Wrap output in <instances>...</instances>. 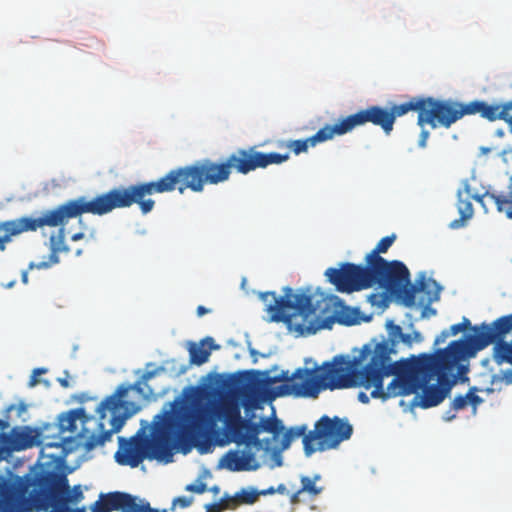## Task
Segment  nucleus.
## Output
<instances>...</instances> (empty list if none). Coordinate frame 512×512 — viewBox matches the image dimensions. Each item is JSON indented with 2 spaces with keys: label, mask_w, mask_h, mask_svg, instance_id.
<instances>
[{
  "label": "nucleus",
  "mask_w": 512,
  "mask_h": 512,
  "mask_svg": "<svg viewBox=\"0 0 512 512\" xmlns=\"http://www.w3.org/2000/svg\"><path fill=\"white\" fill-rule=\"evenodd\" d=\"M383 349V346L378 347L373 357L369 358V348L363 346L354 357L339 354L317 366L324 391L363 387L366 390L372 389L370 397L374 399L386 401L395 398L388 396V386L384 388L383 384L387 377L383 365L386 355Z\"/></svg>",
  "instance_id": "obj_3"
},
{
  "label": "nucleus",
  "mask_w": 512,
  "mask_h": 512,
  "mask_svg": "<svg viewBox=\"0 0 512 512\" xmlns=\"http://www.w3.org/2000/svg\"><path fill=\"white\" fill-rule=\"evenodd\" d=\"M506 215L509 219H512V210H507Z\"/></svg>",
  "instance_id": "obj_62"
},
{
  "label": "nucleus",
  "mask_w": 512,
  "mask_h": 512,
  "mask_svg": "<svg viewBox=\"0 0 512 512\" xmlns=\"http://www.w3.org/2000/svg\"><path fill=\"white\" fill-rule=\"evenodd\" d=\"M485 333H491L493 340V359L498 364L512 365V341H505V337L512 331V314L501 316L492 323H482Z\"/></svg>",
  "instance_id": "obj_15"
},
{
  "label": "nucleus",
  "mask_w": 512,
  "mask_h": 512,
  "mask_svg": "<svg viewBox=\"0 0 512 512\" xmlns=\"http://www.w3.org/2000/svg\"><path fill=\"white\" fill-rule=\"evenodd\" d=\"M400 106L402 116L409 112L418 113L417 124L420 127L429 125L432 129L438 127L448 129L464 116L475 114L489 121L504 120L512 126V101L499 105L488 104L482 100L461 103L451 99L413 96L406 102L400 103Z\"/></svg>",
  "instance_id": "obj_5"
},
{
  "label": "nucleus",
  "mask_w": 512,
  "mask_h": 512,
  "mask_svg": "<svg viewBox=\"0 0 512 512\" xmlns=\"http://www.w3.org/2000/svg\"><path fill=\"white\" fill-rule=\"evenodd\" d=\"M258 499V490L253 487L242 488L233 496H228V501L230 502L232 509H235L240 505H253L258 501Z\"/></svg>",
  "instance_id": "obj_29"
},
{
  "label": "nucleus",
  "mask_w": 512,
  "mask_h": 512,
  "mask_svg": "<svg viewBox=\"0 0 512 512\" xmlns=\"http://www.w3.org/2000/svg\"><path fill=\"white\" fill-rule=\"evenodd\" d=\"M192 503H193V498L192 497L179 496V497H176V498L173 499V501H172V509H174L177 506L180 507V508H187Z\"/></svg>",
  "instance_id": "obj_39"
},
{
  "label": "nucleus",
  "mask_w": 512,
  "mask_h": 512,
  "mask_svg": "<svg viewBox=\"0 0 512 512\" xmlns=\"http://www.w3.org/2000/svg\"><path fill=\"white\" fill-rule=\"evenodd\" d=\"M230 178V155L222 161L209 158L197 160L189 165L169 170L157 180L138 182L128 186L116 187L87 199L78 197L69 200L55 209L47 210L38 218L21 217L0 222V251L12 237L23 232L36 231L44 226L56 227L66 220L89 213L102 216L114 209L129 208L137 204L143 215L149 214L155 207L153 194L170 193L177 190L183 194L186 190L194 193L204 191L205 185H217Z\"/></svg>",
  "instance_id": "obj_1"
},
{
  "label": "nucleus",
  "mask_w": 512,
  "mask_h": 512,
  "mask_svg": "<svg viewBox=\"0 0 512 512\" xmlns=\"http://www.w3.org/2000/svg\"><path fill=\"white\" fill-rule=\"evenodd\" d=\"M185 490L196 494H203L207 491V485L206 483L200 481L199 483L188 484L185 487Z\"/></svg>",
  "instance_id": "obj_42"
},
{
  "label": "nucleus",
  "mask_w": 512,
  "mask_h": 512,
  "mask_svg": "<svg viewBox=\"0 0 512 512\" xmlns=\"http://www.w3.org/2000/svg\"><path fill=\"white\" fill-rule=\"evenodd\" d=\"M58 382L64 388H68L69 387V381H68L67 378H58Z\"/></svg>",
  "instance_id": "obj_57"
},
{
  "label": "nucleus",
  "mask_w": 512,
  "mask_h": 512,
  "mask_svg": "<svg viewBox=\"0 0 512 512\" xmlns=\"http://www.w3.org/2000/svg\"><path fill=\"white\" fill-rule=\"evenodd\" d=\"M272 321L292 322L293 318L301 317V322H294L300 333H315L317 327L313 323L316 309L312 304V296L301 293L293 294L290 287L284 288V295L278 297L275 292L260 294Z\"/></svg>",
  "instance_id": "obj_9"
},
{
  "label": "nucleus",
  "mask_w": 512,
  "mask_h": 512,
  "mask_svg": "<svg viewBox=\"0 0 512 512\" xmlns=\"http://www.w3.org/2000/svg\"><path fill=\"white\" fill-rule=\"evenodd\" d=\"M490 198L496 204L497 210L499 212H503L505 210V205H507V204L511 205V197L509 195L506 197V196H502V195L491 194Z\"/></svg>",
  "instance_id": "obj_38"
},
{
  "label": "nucleus",
  "mask_w": 512,
  "mask_h": 512,
  "mask_svg": "<svg viewBox=\"0 0 512 512\" xmlns=\"http://www.w3.org/2000/svg\"><path fill=\"white\" fill-rule=\"evenodd\" d=\"M130 512H168L166 509L152 508L150 503L144 499L134 496Z\"/></svg>",
  "instance_id": "obj_33"
},
{
  "label": "nucleus",
  "mask_w": 512,
  "mask_h": 512,
  "mask_svg": "<svg viewBox=\"0 0 512 512\" xmlns=\"http://www.w3.org/2000/svg\"><path fill=\"white\" fill-rule=\"evenodd\" d=\"M134 496L120 491L101 493L91 506V512H130Z\"/></svg>",
  "instance_id": "obj_18"
},
{
  "label": "nucleus",
  "mask_w": 512,
  "mask_h": 512,
  "mask_svg": "<svg viewBox=\"0 0 512 512\" xmlns=\"http://www.w3.org/2000/svg\"><path fill=\"white\" fill-rule=\"evenodd\" d=\"M420 341L421 340V334L419 332H414L413 335L402 333L401 338L399 339V343L402 342L406 346H411L413 344V341Z\"/></svg>",
  "instance_id": "obj_41"
},
{
  "label": "nucleus",
  "mask_w": 512,
  "mask_h": 512,
  "mask_svg": "<svg viewBox=\"0 0 512 512\" xmlns=\"http://www.w3.org/2000/svg\"><path fill=\"white\" fill-rule=\"evenodd\" d=\"M57 512H87L85 506L72 508L70 505H65V503H61L60 505H56Z\"/></svg>",
  "instance_id": "obj_44"
},
{
  "label": "nucleus",
  "mask_w": 512,
  "mask_h": 512,
  "mask_svg": "<svg viewBox=\"0 0 512 512\" xmlns=\"http://www.w3.org/2000/svg\"><path fill=\"white\" fill-rule=\"evenodd\" d=\"M47 372V369L46 368H36L33 370V374L31 375L30 379H29V386L30 387H34L36 386L40 380L38 379V376L41 375V374H44Z\"/></svg>",
  "instance_id": "obj_45"
},
{
  "label": "nucleus",
  "mask_w": 512,
  "mask_h": 512,
  "mask_svg": "<svg viewBox=\"0 0 512 512\" xmlns=\"http://www.w3.org/2000/svg\"><path fill=\"white\" fill-rule=\"evenodd\" d=\"M352 433L353 427L347 419L324 415L315 423L314 430L309 431L303 439L305 455L311 456L316 450L334 449L348 440Z\"/></svg>",
  "instance_id": "obj_12"
},
{
  "label": "nucleus",
  "mask_w": 512,
  "mask_h": 512,
  "mask_svg": "<svg viewBox=\"0 0 512 512\" xmlns=\"http://www.w3.org/2000/svg\"><path fill=\"white\" fill-rule=\"evenodd\" d=\"M275 490H276V492H278L280 494H286L288 492L287 488L284 484L278 485V487Z\"/></svg>",
  "instance_id": "obj_56"
},
{
  "label": "nucleus",
  "mask_w": 512,
  "mask_h": 512,
  "mask_svg": "<svg viewBox=\"0 0 512 512\" xmlns=\"http://www.w3.org/2000/svg\"><path fill=\"white\" fill-rule=\"evenodd\" d=\"M325 276L339 292L351 293L370 288L369 264L342 263L339 268L326 269Z\"/></svg>",
  "instance_id": "obj_13"
},
{
  "label": "nucleus",
  "mask_w": 512,
  "mask_h": 512,
  "mask_svg": "<svg viewBox=\"0 0 512 512\" xmlns=\"http://www.w3.org/2000/svg\"><path fill=\"white\" fill-rule=\"evenodd\" d=\"M257 373L260 374V372ZM261 374L264 375L262 381L267 385L282 382L276 388L278 396L315 399L324 391L317 366L313 369L297 368L291 375L288 371H282L277 376H270L269 371L261 372Z\"/></svg>",
  "instance_id": "obj_11"
},
{
  "label": "nucleus",
  "mask_w": 512,
  "mask_h": 512,
  "mask_svg": "<svg viewBox=\"0 0 512 512\" xmlns=\"http://www.w3.org/2000/svg\"><path fill=\"white\" fill-rule=\"evenodd\" d=\"M472 327L473 326L471 325L470 320L466 317H463L462 322L452 325L448 332L450 333V336L457 335L458 333L465 331L467 329L472 330Z\"/></svg>",
  "instance_id": "obj_37"
},
{
  "label": "nucleus",
  "mask_w": 512,
  "mask_h": 512,
  "mask_svg": "<svg viewBox=\"0 0 512 512\" xmlns=\"http://www.w3.org/2000/svg\"><path fill=\"white\" fill-rule=\"evenodd\" d=\"M83 238H84V233H81V232L75 233V234H73L71 236V240L72 241H78V240L83 239Z\"/></svg>",
  "instance_id": "obj_58"
},
{
  "label": "nucleus",
  "mask_w": 512,
  "mask_h": 512,
  "mask_svg": "<svg viewBox=\"0 0 512 512\" xmlns=\"http://www.w3.org/2000/svg\"><path fill=\"white\" fill-rule=\"evenodd\" d=\"M429 131L427 130H422L420 135H419V141H418V145L421 147V148H424L426 147V143H427V140L429 138Z\"/></svg>",
  "instance_id": "obj_49"
},
{
  "label": "nucleus",
  "mask_w": 512,
  "mask_h": 512,
  "mask_svg": "<svg viewBox=\"0 0 512 512\" xmlns=\"http://www.w3.org/2000/svg\"><path fill=\"white\" fill-rule=\"evenodd\" d=\"M276 492L275 488L274 487H269L267 489H263V490H258V493H259V496H266V495H272Z\"/></svg>",
  "instance_id": "obj_51"
},
{
  "label": "nucleus",
  "mask_w": 512,
  "mask_h": 512,
  "mask_svg": "<svg viewBox=\"0 0 512 512\" xmlns=\"http://www.w3.org/2000/svg\"><path fill=\"white\" fill-rule=\"evenodd\" d=\"M209 311H210L209 309L205 308V307H204V306H202V305L198 306V307H197V310H196L197 315H198L199 317H202L203 315L207 314Z\"/></svg>",
  "instance_id": "obj_54"
},
{
  "label": "nucleus",
  "mask_w": 512,
  "mask_h": 512,
  "mask_svg": "<svg viewBox=\"0 0 512 512\" xmlns=\"http://www.w3.org/2000/svg\"><path fill=\"white\" fill-rule=\"evenodd\" d=\"M398 117H402L400 103H393L389 108L378 105L368 106L366 109H361L354 114L340 119L333 125H325L311 137L290 140L286 143V147L292 150L296 155H299L300 153L306 152L309 147H314L318 143L331 140L335 136L349 133L353 129L367 123L381 127L386 135H390Z\"/></svg>",
  "instance_id": "obj_8"
},
{
  "label": "nucleus",
  "mask_w": 512,
  "mask_h": 512,
  "mask_svg": "<svg viewBox=\"0 0 512 512\" xmlns=\"http://www.w3.org/2000/svg\"><path fill=\"white\" fill-rule=\"evenodd\" d=\"M450 336L448 330H443L435 339L434 345L438 346L446 341V339Z\"/></svg>",
  "instance_id": "obj_48"
},
{
  "label": "nucleus",
  "mask_w": 512,
  "mask_h": 512,
  "mask_svg": "<svg viewBox=\"0 0 512 512\" xmlns=\"http://www.w3.org/2000/svg\"><path fill=\"white\" fill-rule=\"evenodd\" d=\"M46 512H57L56 505L51 504L49 509L45 510Z\"/></svg>",
  "instance_id": "obj_61"
},
{
  "label": "nucleus",
  "mask_w": 512,
  "mask_h": 512,
  "mask_svg": "<svg viewBox=\"0 0 512 512\" xmlns=\"http://www.w3.org/2000/svg\"><path fill=\"white\" fill-rule=\"evenodd\" d=\"M293 441L292 436L287 433V431L283 434L280 444V450H286L290 447L291 442Z\"/></svg>",
  "instance_id": "obj_47"
},
{
  "label": "nucleus",
  "mask_w": 512,
  "mask_h": 512,
  "mask_svg": "<svg viewBox=\"0 0 512 512\" xmlns=\"http://www.w3.org/2000/svg\"><path fill=\"white\" fill-rule=\"evenodd\" d=\"M154 376L155 371H146L133 385H120L99 404L96 410L99 415L98 433H92L84 443L87 451L110 441L112 435L121 430L127 418L137 412L138 408L133 402L124 400L130 390L137 391L144 398L155 394L148 385Z\"/></svg>",
  "instance_id": "obj_7"
},
{
  "label": "nucleus",
  "mask_w": 512,
  "mask_h": 512,
  "mask_svg": "<svg viewBox=\"0 0 512 512\" xmlns=\"http://www.w3.org/2000/svg\"><path fill=\"white\" fill-rule=\"evenodd\" d=\"M205 508L206 512H222L225 509H232L228 495H225L220 502L207 504Z\"/></svg>",
  "instance_id": "obj_35"
},
{
  "label": "nucleus",
  "mask_w": 512,
  "mask_h": 512,
  "mask_svg": "<svg viewBox=\"0 0 512 512\" xmlns=\"http://www.w3.org/2000/svg\"><path fill=\"white\" fill-rule=\"evenodd\" d=\"M72 437H65L62 435L50 436L44 435L42 438L43 449L48 448H60L61 453L58 455L59 458H64L69 452L73 450L70 444L73 442Z\"/></svg>",
  "instance_id": "obj_27"
},
{
  "label": "nucleus",
  "mask_w": 512,
  "mask_h": 512,
  "mask_svg": "<svg viewBox=\"0 0 512 512\" xmlns=\"http://www.w3.org/2000/svg\"><path fill=\"white\" fill-rule=\"evenodd\" d=\"M354 311H344L339 317V323L344 325H354L358 323L357 319L352 315Z\"/></svg>",
  "instance_id": "obj_40"
},
{
  "label": "nucleus",
  "mask_w": 512,
  "mask_h": 512,
  "mask_svg": "<svg viewBox=\"0 0 512 512\" xmlns=\"http://www.w3.org/2000/svg\"><path fill=\"white\" fill-rule=\"evenodd\" d=\"M206 404L212 411V421L209 428L213 425L215 419L217 418L224 422L227 431L232 434L243 420L241 416L240 405L235 401H223L217 408H213L208 403Z\"/></svg>",
  "instance_id": "obj_21"
},
{
  "label": "nucleus",
  "mask_w": 512,
  "mask_h": 512,
  "mask_svg": "<svg viewBox=\"0 0 512 512\" xmlns=\"http://www.w3.org/2000/svg\"><path fill=\"white\" fill-rule=\"evenodd\" d=\"M120 448L115 454L116 461L121 465L137 467L146 457L143 445L135 439L119 438Z\"/></svg>",
  "instance_id": "obj_22"
},
{
  "label": "nucleus",
  "mask_w": 512,
  "mask_h": 512,
  "mask_svg": "<svg viewBox=\"0 0 512 512\" xmlns=\"http://www.w3.org/2000/svg\"><path fill=\"white\" fill-rule=\"evenodd\" d=\"M396 240V235L392 234L389 236L383 237L375 246V248L366 255L365 262L369 265L375 264L378 262L386 261L382 256H380L381 253H386L388 249L392 246L394 241Z\"/></svg>",
  "instance_id": "obj_30"
},
{
  "label": "nucleus",
  "mask_w": 512,
  "mask_h": 512,
  "mask_svg": "<svg viewBox=\"0 0 512 512\" xmlns=\"http://www.w3.org/2000/svg\"><path fill=\"white\" fill-rule=\"evenodd\" d=\"M467 406H468V399H467V395L466 394L465 395L456 396L453 399V401L451 402L450 410L447 411L445 419L446 420H452L453 418H455V414H451L450 415L451 411L462 410V409H465Z\"/></svg>",
  "instance_id": "obj_34"
},
{
  "label": "nucleus",
  "mask_w": 512,
  "mask_h": 512,
  "mask_svg": "<svg viewBox=\"0 0 512 512\" xmlns=\"http://www.w3.org/2000/svg\"><path fill=\"white\" fill-rule=\"evenodd\" d=\"M35 430L28 426L14 427L10 433L0 432V450L5 452L22 451L37 445Z\"/></svg>",
  "instance_id": "obj_17"
},
{
  "label": "nucleus",
  "mask_w": 512,
  "mask_h": 512,
  "mask_svg": "<svg viewBox=\"0 0 512 512\" xmlns=\"http://www.w3.org/2000/svg\"><path fill=\"white\" fill-rule=\"evenodd\" d=\"M509 127H510V132L512 133V126H509ZM494 149L499 150L500 156H506V155L512 153V144L497 145L494 147Z\"/></svg>",
  "instance_id": "obj_46"
},
{
  "label": "nucleus",
  "mask_w": 512,
  "mask_h": 512,
  "mask_svg": "<svg viewBox=\"0 0 512 512\" xmlns=\"http://www.w3.org/2000/svg\"><path fill=\"white\" fill-rule=\"evenodd\" d=\"M425 383L415 394L411 404L424 409L439 405L449 394L450 386Z\"/></svg>",
  "instance_id": "obj_20"
},
{
  "label": "nucleus",
  "mask_w": 512,
  "mask_h": 512,
  "mask_svg": "<svg viewBox=\"0 0 512 512\" xmlns=\"http://www.w3.org/2000/svg\"><path fill=\"white\" fill-rule=\"evenodd\" d=\"M321 479L320 475H315L313 478L308 476L301 477V491L303 493H308L309 495L315 497L319 495L323 491V487H319L316 485V482Z\"/></svg>",
  "instance_id": "obj_32"
},
{
  "label": "nucleus",
  "mask_w": 512,
  "mask_h": 512,
  "mask_svg": "<svg viewBox=\"0 0 512 512\" xmlns=\"http://www.w3.org/2000/svg\"><path fill=\"white\" fill-rule=\"evenodd\" d=\"M220 346L214 343L212 337L204 338L200 344L190 343L188 347L190 363L200 366L209 360L212 350L219 349Z\"/></svg>",
  "instance_id": "obj_24"
},
{
  "label": "nucleus",
  "mask_w": 512,
  "mask_h": 512,
  "mask_svg": "<svg viewBox=\"0 0 512 512\" xmlns=\"http://www.w3.org/2000/svg\"><path fill=\"white\" fill-rule=\"evenodd\" d=\"M303 492L301 491V489H299L298 491H296L295 493H293L291 496H290V502L291 504H297L299 503L300 501V495L302 494Z\"/></svg>",
  "instance_id": "obj_50"
},
{
  "label": "nucleus",
  "mask_w": 512,
  "mask_h": 512,
  "mask_svg": "<svg viewBox=\"0 0 512 512\" xmlns=\"http://www.w3.org/2000/svg\"><path fill=\"white\" fill-rule=\"evenodd\" d=\"M287 433H289V435L292 436L293 440L299 437L304 438L305 435L308 434L306 433V426L304 425L291 427L290 429L287 430Z\"/></svg>",
  "instance_id": "obj_43"
},
{
  "label": "nucleus",
  "mask_w": 512,
  "mask_h": 512,
  "mask_svg": "<svg viewBox=\"0 0 512 512\" xmlns=\"http://www.w3.org/2000/svg\"><path fill=\"white\" fill-rule=\"evenodd\" d=\"M9 427V423L6 420L0 419V430L1 432H5V430Z\"/></svg>",
  "instance_id": "obj_55"
},
{
  "label": "nucleus",
  "mask_w": 512,
  "mask_h": 512,
  "mask_svg": "<svg viewBox=\"0 0 512 512\" xmlns=\"http://www.w3.org/2000/svg\"><path fill=\"white\" fill-rule=\"evenodd\" d=\"M83 417H85V411L82 408L73 409L66 413H62L58 418L59 432H77V420Z\"/></svg>",
  "instance_id": "obj_26"
},
{
  "label": "nucleus",
  "mask_w": 512,
  "mask_h": 512,
  "mask_svg": "<svg viewBox=\"0 0 512 512\" xmlns=\"http://www.w3.org/2000/svg\"><path fill=\"white\" fill-rule=\"evenodd\" d=\"M358 400H359L361 403L367 404V403H369V401H370V397H369L366 393H364V392H360V393L358 394Z\"/></svg>",
  "instance_id": "obj_52"
},
{
  "label": "nucleus",
  "mask_w": 512,
  "mask_h": 512,
  "mask_svg": "<svg viewBox=\"0 0 512 512\" xmlns=\"http://www.w3.org/2000/svg\"><path fill=\"white\" fill-rule=\"evenodd\" d=\"M386 329L388 331V339L382 340L380 342L372 341L371 343L365 344L364 346H367L369 348V354L368 357L372 358L375 354L374 352L376 349L380 346L384 347V352L386 355L385 359H383L384 362V370L387 372L388 376H394L392 381L388 384V396H408L411 395V392L408 391V387L405 384L406 379V373H405V367L402 366L403 363H408L412 361H418V357H411L407 359H401L399 361L392 362L391 361V354H395L397 352L396 346L399 343V339L402 336V328L400 325L395 324L393 320H388L386 322Z\"/></svg>",
  "instance_id": "obj_10"
},
{
  "label": "nucleus",
  "mask_w": 512,
  "mask_h": 512,
  "mask_svg": "<svg viewBox=\"0 0 512 512\" xmlns=\"http://www.w3.org/2000/svg\"><path fill=\"white\" fill-rule=\"evenodd\" d=\"M441 287L434 280L421 281L419 285L403 284L399 290H395L391 295L401 299L407 307H412L418 301L419 306H428L440 299Z\"/></svg>",
  "instance_id": "obj_16"
},
{
  "label": "nucleus",
  "mask_w": 512,
  "mask_h": 512,
  "mask_svg": "<svg viewBox=\"0 0 512 512\" xmlns=\"http://www.w3.org/2000/svg\"><path fill=\"white\" fill-rule=\"evenodd\" d=\"M479 389L477 387H471L466 393L468 399V405L472 406L474 413L477 407L483 402V399L477 395Z\"/></svg>",
  "instance_id": "obj_36"
},
{
  "label": "nucleus",
  "mask_w": 512,
  "mask_h": 512,
  "mask_svg": "<svg viewBox=\"0 0 512 512\" xmlns=\"http://www.w3.org/2000/svg\"><path fill=\"white\" fill-rule=\"evenodd\" d=\"M211 421L212 411L201 400L183 404L173 413L167 412L161 427L146 444L149 458L169 462L176 437L180 442L197 446L206 436Z\"/></svg>",
  "instance_id": "obj_4"
},
{
  "label": "nucleus",
  "mask_w": 512,
  "mask_h": 512,
  "mask_svg": "<svg viewBox=\"0 0 512 512\" xmlns=\"http://www.w3.org/2000/svg\"><path fill=\"white\" fill-rule=\"evenodd\" d=\"M83 499L81 486L71 489L67 476L55 470L43 469L0 484V512H40L51 504L76 505Z\"/></svg>",
  "instance_id": "obj_2"
},
{
  "label": "nucleus",
  "mask_w": 512,
  "mask_h": 512,
  "mask_svg": "<svg viewBox=\"0 0 512 512\" xmlns=\"http://www.w3.org/2000/svg\"><path fill=\"white\" fill-rule=\"evenodd\" d=\"M219 466L232 472L255 471L259 469L260 463L251 451L229 450L220 460Z\"/></svg>",
  "instance_id": "obj_19"
},
{
  "label": "nucleus",
  "mask_w": 512,
  "mask_h": 512,
  "mask_svg": "<svg viewBox=\"0 0 512 512\" xmlns=\"http://www.w3.org/2000/svg\"><path fill=\"white\" fill-rule=\"evenodd\" d=\"M369 275L370 288L378 285L391 294L403 284H409L410 272L401 261L386 260L369 265Z\"/></svg>",
  "instance_id": "obj_14"
},
{
  "label": "nucleus",
  "mask_w": 512,
  "mask_h": 512,
  "mask_svg": "<svg viewBox=\"0 0 512 512\" xmlns=\"http://www.w3.org/2000/svg\"><path fill=\"white\" fill-rule=\"evenodd\" d=\"M509 196L511 197V205H512V177L510 178V183H509Z\"/></svg>",
  "instance_id": "obj_60"
},
{
  "label": "nucleus",
  "mask_w": 512,
  "mask_h": 512,
  "mask_svg": "<svg viewBox=\"0 0 512 512\" xmlns=\"http://www.w3.org/2000/svg\"><path fill=\"white\" fill-rule=\"evenodd\" d=\"M472 331L473 334L466 339L452 341L446 348L437 350L434 355L422 354L418 356V361L403 363L408 377L405 384L411 395L430 382L440 371L451 370L465 358L474 357L493 340L491 333H485L482 323L474 325Z\"/></svg>",
  "instance_id": "obj_6"
},
{
  "label": "nucleus",
  "mask_w": 512,
  "mask_h": 512,
  "mask_svg": "<svg viewBox=\"0 0 512 512\" xmlns=\"http://www.w3.org/2000/svg\"><path fill=\"white\" fill-rule=\"evenodd\" d=\"M69 247L65 244V231L64 228H60L57 235L50 237V254L48 261H41L36 264L38 269H46L54 264L59 263V253H68Z\"/></svg>",
  "instance_id": "obj_25"
},
{
  "label": "nucleus",
  "mask_w": 512,
  "mask_h": 512,
  "mask_svg": "<svg viewBox=\"0 0 512 512\" xmlns=\"http://www.w3.org/2000/svg\"><path fill=\"white\" fill-rule=\"evenodd\" d=\"M422 307H423V312H422L423 317L436 314V309L431 308L430 305L428 306V309L426 311H425V306H422Z\"/></svg>",
  "instance_id": "obj_53"
},
{
  "label": "nucleus",
  "mask_w": 512,
  "mask_h": 512,
  "mask_svg": "<svg viewBox=\"0 0 512 512\" xmlns=\"http://www.w3.org/2000/svg\"><path fill=\"white\" fill-rule=\"evenodd\" d=\"M495 136H497L498 138H502L505 136V131L503 129H497L495 131Z\"/></svg>",
  "instance_id": "obj_59"
},
{
  "label": "nucleus",
  "mask_w": 512,
  "mask_h": 512,
  "mask_svg": "<svg viewBox=\"0 0 512 512\" xmlns=\"http://www.w3.org/2000/svg\"><path fill=\"white\" fill-rule=\"evenodd\" d=\"M261 428L259 423L253 422L251 419H243L237 426V429L231 434L233 441L237 444L260 445L259 434Z\"/></svg>",
  "instance_id": "obj_23"
},
{
  "label": "nucleus",
  "mask_w": 512,
  "mask_h": 512,
  "mask_svg": "<svg viewBox=\"0 0 512 512\" xmlns=\"http://www.w3.org/2000/svg\"><path fill=\"white\" fill-rule=\"evenodd\" d=\"M457 209L460 214V218L453 220L449 227L451 229H459L465 226L467 220L472 218L474 214V209L472 202L469 198L463 199L462 193H458V201H457Z\"/></svg>",
  "instance_id": "obj_28"
},
{
  "label": "nucleus",
  "mask_w": 512,
  "mask_h": 512,
  "mask_svg": "<svg viewBox=\"0 0 512 512\" xmlns=\"http://www.w3.org/2000/svg\"><path fill=\"white\" fill-rule=\"evenodd\" d=\"M259 424L261 432L271 433L274 439H276L284 430L282 421L274 415L272 417L261 418Z\"/></svg>",
  "instance_id": "obj_31"
},
{
  "label": "nucleus",
  "mask_w": 512,
  "mask_h": 512,
  "mask_svg": "<svg viewBox=\"0 0 512 512\" xmlns=\"http://www.w3.org/2000/svg\"><path fill=\"white\" fill-rule=\"evenodd\" d=\"M244 407H245V411L248 413V411L250 409V404L249 403H245Z\"/></svg>",
  "instance_id": "obj_64"
},
{
  "label": "nucleus",
  "mask_w": 512,
  "mask_h": 512,
  "mask_svg": "<svg viewBox=\"0 0 512 512\" xmlns=\"http://www.w3.org/2000/svg\"><path fill=\"white\" fill-rule=\"evenodd\" d=\"M484 154H487L491 151V148H482Z\"/></svg>",
  "instance_id": "obj_63"
}]
</instances>
